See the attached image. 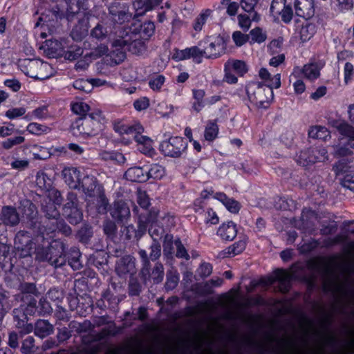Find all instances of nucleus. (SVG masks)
I'll use <instances>...</instances> for the list:
<instances>
[{
    "label": "nucleus",
    "mask_w": 354,
    "mask_h": 354,
    "mask_svg": "<svg viewBox=\"0 0 354 354\" xmlns=\"http://www.w3.org/2000/svg\"><path fill=\"white\" fill-rule=\"evenodd\" d=\"M147 180L149 178L160 179L165 175V168L160 165L155 164L151 165V168L146 171Z\"/></svg>",
    "instance_id": "45"
},
{
    "label": "nucleus",
    "mask_w": 354,
    "mask_h": 354,
    "mask_svg": "<svg viewBox=\"0 0 354 354\" xmlns=\"http://www.w3.org/2000/svg\"><path fill=\"white\" fill-rule=\"evenodd\" d=\"M312 151V148L301 151L297 156V162L303 167H307L315 164V159L313 157V155H312L313 154Z\"/></svg>",
    "instance_id": "30"
},
{
    "label": "nucleus",
    "mask_w": 354,
    "mask_h": 354,
    "mask_svg": "<svg viewBox=\"0 0 354 354\" xmlns=\"http://www.w3.org/2000/svg\"><path fill=\"white\" fill-rule=\"evenodd\" d=\"M339 179L341 185L344 188L354 192V171L345 174L344 177H341Z\"/></svg>",
    "instance_id": "56"
},
{
    "label": "nucleus",
    "mask_w": 354,
    "mask_h": 354,
    "mask_svg": "<svg viewBox=\"0 0 354 354\" xmlns=\"http://www.w3.org/2000/svg\"><path fill=\"white\" fill-rule=\"evenodd\" d=\"M315 163L317 162H324L328 159V151L324 147L312 148Z\"/></svg>",
    "instance_id": "57"
},
{
    "label": "nucleus",
    "mask_w": 354,
    "mask_h": 354,
    "mask_svg": "<svg viewBox=\"0 0 354 354\" xmlns=\"http://www.w3.org/2000/svg\"><path fill=\"white\" fill-rule=\"evenodd\" d=\"M332 127L337 129L342 136L348 137L349 139H354V127L349 124L338 120L330 122Z\"/></svg>",
    "instance_id": "29"
},
{
    "label": "nucleus",
    "mask_w": 354,
    "mask_h": 354,
    "mask_svg": "<svg viewBox=\"0 0 354 354\" xmlns=\"http://www.w3.org/2000/svg\"><path fill=\"white\" fill-rule=\"evenodd\" d=\"M80 250L77 248H71L68 254H67V259L68 264L73 270H79L82 267L80 261Z\"/></svg>",
    "instance_id": "34"
},
{
    "label": "nucleus",
    "mask_w": 354,
    "mask_h": 354,
    "mask_svg": "<svg viewBox=\"0 0 354 354\" xmlns=\"http://www.w3.org/2000/svg\"><path fill=\"white\" fill-rule=\"evenodd\" d=\"M259 0H241L240 5L246 12L252 14V19L254 21L260 20V15L254 10Z\"/></svg>",
    "instance_id": "31"
},
{
    "label": "nucleus",
    "mask_w": 354,
    "mask_h": 354,
    "mask_svg": "<svg viewBox=\"0 0 354 354\" xmlns=\"http://www.w3.org/2000/svg\"><path fill=\"white\" fill-rule=\"evenodd\" d=\"M65 183L72 189H78L80 185V172L77 168H65L62 171Z\"/></svg>",
    "instance_id": "20"
},
{
    "label": "nucleus",
    "mask_w": 354,
    "mask_h": 354,
    "mask_svg": "<svg viewBox=\"0 0 354 354\" xmlns=\"http://www.w3.org/2000/svg\"><path fill=\"white\" fill-rule=\"evenodd\" d=\"M111 30L110 27L106 26L104 21H100L97 25L91 30V36L97 40L102 41L106 39Z\"/></svg>",
    "instance_id": "28"
},
{
    "label": "nucleus",
    "mask_w": 354,
    "mask_h": 354,
    "mask_svg": "<svg viewBox=\"0 0 354 354\" xmlns=\"http://www.w3.org/2000/svg\"><path fill=\"white\" fill-rule=\"evenodd\" d=\"M62 215L72 225H77L82 221L83 214L79 207V201L75 193H68L66 203L62 208Z\"/></svg>",
    "instance_id": "5"
},
{
    "label": "nucleus",
    "mask_w": 354,
    "mask_h": 354,
    "mask_svg": "<svg viewBox=\"0 0 354 354\" xmlns=\"http://www.w3.org/2000/svg\"><path fill=\"white\" fill-rule=\"evenodd\" d=\"M127 180L131 182L144 183L147 180V175L143 167H133L128 169L124 173Z\"/></svg>",
    "instance_id": "24"
},
{
    "label": "nucleus",
    "mask_w": 354,
    "mask_h": 354,
    "mask_svg": "<svg viewBox=\"0 0 354 354\" xmlns=\"http://www.w3.org/2000/svg\"><path fill=\"white\" fill-rule=\"evenodd\" d=\"M1 221L8 226H16L19 223V215L16 208L11 206H4L0 214Z\"/></svg>",
    "instance_id": "19"
},
{
    "label": "nucleus",
    "mask_w": 354,
    "mask_h": 354,
    "mask_svg": "<svg viewBox=\"0 0 354 354\" xmlns=\"http://www.w3.org/2000/svg\"><path fill=\"white\" fill-rule=\"evenodd\" d=\"M259 75L260 78L265 82L264 85L266 87H270L272 89H273V88H278L280 87L281 75L279 73L272 77L267 69L262 68L259 72Z\"/></svg>",
    "instance_id": "23"
},
{
    "label": "nucleus",
    "mask_w": 354,
    "mask_h": 354,
    "mask_svg": "<svg viewBox=\"0 0 354 354\" xmlns=\"http://www.w3.org/2000/svg\"><path fill=\"white\" fill-rule=\"evenodd\" d=\"M143 127L140 124L135 125L134 133H132L131 136L127 137V138H123V140H126V142L129 143L132 140H135L138 142L139 147L138 149L144 154L149 153L152 149V140L147 136L141 135L143 132Z\"/></svg>",
    "instance_id": "11"
},
{
    "label": "nucleus",
    "mask_w": 354,
    "mask_h": 354,
    "mask_svg": "<svg viewBox=\"0 0 354 354\" xmlns=\"http://www.w3.org/2000/svg\"><path fill=\"white\" fill-rule=\"evenodd\" d=\"M12 314L15 326L18 330L20 337L33 331V325L30 323H28V318L25 313L23 312L22 306L15 308L12 311Z\"/></svg>",
    "instance_id": "12"
},
{
    "label": "nucleus",
    "mask_w": 354,
    "mask_h": 354,
    "mask_svg": "<svg viewBox=\"0 0 354 354\" xmlns=\"http://www.w3.org/2000/svg\"><path fill=\"white\" fill-rule=\"evenodd\" d=\"M109 14L111 21L118 24L127 22L132 17V14L129 12V6L122 0H115L109 5Z\"/></svg>",
    "instance_id": "8"
},
{
    "label": "nucleus",
    "mask_w": 354,
    "mask_h": 354,
    "mask_svg": "<svg viewBox=\"0 0 354 354\" xmlns=\"http://www.w3.org/2000/svg\"><path fill=\"white\" fill-rule=\"evenodd\" d=\"M25 141V138L23 136H16L14 138H10L2 142L1 146L5 149H10L15 145H20Z\"/></svg>",
    "instance_id": "61"
},
{
    "label": "nucleus",
    "mask_w": 354,
    "mask_h": 354,
    "mask_svg": "<svg viewBox=\"0 0 354 354\" xmlns=\"http://www.w3.org/2000/svg\"><path fill=\"white\" fill-rule=\"evenodd\" d=\"M61 252L54 247L38 248L36 251V259L40 261H47L55 268H59L66 263V255L63 254L64 245L60 244Z\"/></svg>",
    "instance_id": "6"
},
{
    "label": "nucleus",
    "mask_w": 354,
    "mask_h": 354,
    "mask_svg": "<svg viewBox=\"0 0 354 354\" xmlns=\"http://www.w3.org/2000/svg\"><path fill=\"white\" fill-rule=\"evenodd\" d=\"M174 237L172 234H166L164 236L163 241V253L165 256L169 257L173 254L174 252Z\"/></svg>",
    "instance_id": "53"
},
{
    "label": "nucleus",
    "mask_w": 354,
    "mask_h": 354,
    "mask_svg": "<svg viewBox=\"0 0 354 354\" xmlns=\"http://www.w3.org/2000/svg\"><path fill=\"white\" fill-rule=\"evenodd\" d=\"M139 33L142 37L151 36L155 30V25L151 21H146L140 26Z\"/></svg>",
    "instance_id": "54"
},
{
    "label": "nucleus",
    "mask_w": 354,
    "mask_h": 354,
    "mask_svg": "<svg viewBox=\"0 0 354 354\" xmlns=\"http://www.w3.org/2000/svg\"><path fill=\"white\" fill-rule=\"evenodd\" d=\"M350 146L348 143L347 145H335L333 148V156L336 158L351 156L353 155V151L348 147Z\"/></svg>",
    "instance_id": "52"
},
{
    "label": "nucleus",
    "mask_w": 354,
    "mask_h": 354,
    "mask_svg": "<svg viewBox=\"0 0 354 354\" xmlns=\"http://www.w3.org/2000/svg\"><path fill=\"white\" fill-rule=\"evenodd\" d=\"M245 246H246V243L245 241H243V240L239 241L236 242L235 243H234L232 245L227 248V251L225 252V254H233L234 256L236 255V254L242 252L245 250Z\"/></svg>",
    "instance_id": "58"
},
{
    "label": "nucleus",
    "mask_w": 354,
    "mask_h": 354,
    "mask_svg": "<svg viewBox=\"0 0 354 354\" xmlns=\"http://www.w3.org/2000/svg\"><path fill=\"white\" fill-rule=\"evenodd\" d=\"M42 211L44 213L45 217L48 220L55 221L56 219L60 218V213L56 205L51 202L48 203L46 205L42 207Z\"/></svg>",
    "instance_id": "35"
},
{
    "label": "nucleus",
    "mask_w": 354,
    "mask_h": 354,
    "mask_svg": "<svg viewBox=\"0 0 354 354\" xmlns=\"http://www.w3.org/2000/svg\"><path fill=\"white\" fill-rule=\"evenodd\" d=\"M115 270L120 277L133 275L136 273V259L131 255L122 257L116 262Z\"/></svg>",
    "instance_id": "14"
},
{
    "label": "nucleus",
    "mask_w": 354,
    "mask_h": 354,
    "mask_svg": "<svg viewBox=\"0 0 354 354\" xmlns=\"http://www.w3.org/2000/svg\"><path fill=\"white\" fill-rule=\"evenodd\" d=\"M203 44V55L206 59H214L221 56L225 52L224 42L221 39L209 42L206 41Z\"/></svg>",
    "instance_id": "16"
},
{
    "label": "nucleus",
    "mask_w": 354,
    "mask_h": 354,
    "mask_svg": "<svg viewBox=\"0 0 354 354\" xmlns=\"http://www.w3.org/2000/svg\"><path fill=\"white\" fill-rule=\"evenodd\" d=\"M27 304L25 308H23V312L25 313L26 316L37 315V301L33 297H30L28 299H26L24 301Z\"/></svg>",
    "instance_id": "59"
},
{
    "label": "nucleus",
    "mask_w": 354,
    "mask_h": 354,
    "mask_svg": "<svg viewBox=\"0 0 354 354\" xmlns=\"http://www.w3.org/2000/svg\"><path fill=\"white\" fill-rule=\"evenodd\" d=\"M51 232L58 231L65 236H69L72 234V230L65 221L61 217L52 222V226L49 228Z\"/></svg>",
    "instance_id": "33"
},
{
    "label": "nucleus",
    "mask_w": 354,
    "mask_h": 354,
    "mask_svg": "<svg viewBox=\"0 0 354 354\" xmlns=\"http://www.w3.org/2000/svg\"><path fill=\"white\" fill-rule=\"evenodd\" d=\"M249 35V41L250 44L253 43H259L261 44L263 42L266 38L267 35L266 32H263L262 29L259 27H257L250 31Z\"/></svg>",
    "instance_id": "40"
},
{
    "label": "nucleus",
    "mask_w": 354,
    "mask_h": 354,
    "mask_svg": "<svg viewBox=\"0 0 354 354\" xmlns=\"http://www.w3.org/2000/svg\"><path fill=\"white\" fill-rule=\"evenodd\" d=\"M315 32V25L306 21L305 24H302L300 29V38L303 41H308L314 35Z\"/></svg>",
    "instance_id": "37"
},
{
    "label": "nucleus",
    "mask_w": 354,
    "mask_h": 354,
    "mask_svg": "<svg viewBox=\"0 0 354 354\" xmlns=\"http://www.w3.org/2000/svg\"><path fill=\"white\" fill-rule=\"evenodd\" d=\"M347 336L338 339L332 334H326L322 337V346L319 348L311 347L304 340L301 346L290 342L284 349L283 354H322L325 346H331V354H349L354 350L353 331L347 330Z\"/></svg>",
    "instance_id": "1"
},
{
    "label": "nucleus",
    "mask_w": 354,
    "mask_h": 354,
    "mask_svg": "<svg viewBox=\"0 0 354 354\" xmlns=\"http://www.w3.org/2000/svg\"><path fill=\"white\" fill-rule=\"evenodd\" d=\"M149 234L153 239V242H159L165 236V229L158 224L151 225L149 228Z\"/></svg>",
    "instance_id": "43"
},
{
    "label": "nucleus",
    "mask_w": 354,
    "mask_h": 354,
    "mask_svg": "<svg viewBox=\"0 0 354 354\" xmlns=\"http://www.w3.org/2000/svg\"><path fill=\"white\" fill-rule=\"evenodd\" d=\"M35 339L32 336L27 337L22 342L21 348L23 354H31L34 351Z\"/></svg>",
    "instance_id": "60"
},
{
    "label": "nucleus",
    "mask_w": 354,
    "mask_h": 354,
    "mask_svg": "<svg viewBox=\"0 0 354 354\" xmlns=\"http://www.w3.org/2000/svg\"><path fill=\"white\" fill-rule=\"evenodd\" d=\"M320 68L316 64H309L304 66L302 73L304 77L310 80L317 79L320 75Z\"/></svg>",
    "instance_id": "36"
},
{
    "label": "nucleus",
    "mask_w": 354,
    "mask_h": 354,
    "mask_svg": "<svg viewBox=\"0 0 354 354\" xmlns=\"http://www.w3.org/2000/svg\"><path fill=\"white\" fill-rule=\"evenodd\" d=\"M295 13L297 16L306 19H310L315 15L313 0H295Z\"/></svg>",
    "instance_id": "18"
},
{
    "label": "nucleus",
    "mask_w": 354,
    "mask_h": 354,
    "mask_svg": "<svg viewBox=\"0 0 354 354\" xmlns=\"http://www.w3.org/2000/svg\"><path fill=\"white\" fill-rule=\"evenodd\" d=\"M217 233L223 240L232 241L237 234L236 226L233 222L223 223L218 228Z\"/></svg>",
    "instance_id": "26"
},
{
    "label": "nucleus",
    "mask_w": 354,
    "mask_h": 354,
    "mask_svg": "<svg viewBox=\"0 0 354 354\" xmlns=\"http://www.w3.org/2000/svg\"><path fill=\"white\" fill-rule=\"evenodd\" d=\"M206 44L205 41L199 42L198 46L187 48L183 50H176L173 55V58L178 61L192 58L194 62L197 64L202 62L203 55V44Z\"/></svg>",
    "instance_id": "9"
},
{
    "label": "nucleus",
    "mask_w": 354,
    "mask_h": 354,
    "mask_svg": "<svg viewBox=\"0 0 354 354\" xmlns=\"http://www.w3.org/2000/svg\"><path fill=\"white\" fill-rule=\"evenodd\" d=\"M15 245H17V241H15ZM31 245V241L29 239H27L24 247L20 245L16 246L17 254L20 258H25L30 256L32 250Z\"/></svg>",
    "instance_id": "55"
},
{
    "label": "nucleus",
    "mask_w": 354,
    "mask_h": 354,
    "mask_svg": "<svg viewBox=\"0 0 354 354\" xmlns=\"http://www.w3.org/2000/svg\"><path fill=\"white\" fill-rule=\"evenodd\" d=\"M232 39L237 46H241L249 41V35L243 34L241 31H235L232 34Z\"/></svg>",
    "instance_id": "63"
},
{
    "label": "nucleus",
    "mask_w": 354,
    "mask_h": 354,
    "mask_svg": "<svg viewBox=\"0 0 354 354\" xmlns=\"http://www.w3.org/2000/svg\"><path fill=\"white\" fill-rule=\"evenodd\" d=\"M250 101L258 108L266 109L273 99V91L259 82H252L246 86Z\"/></svg>",
    "instance_id": "3"
},
{
    "label": "nucleus",
    "mask_w": 354,
    "mask_h": 354,
    "mask_svg": "<svg viewBox=\"0 0 354 354\" xmlns=\"http://www.w3.org/2000/svg\"><path fill=\"white\" fill-rule=\"evenodd\" d=\"M218 133V127L214 122H209L205 130V138L206 140H214Z\"/></svg>",
    "instance_id": "46"
},
{
    "label": "nucleus",
    "mask_w": 354,
    "mask_h": 354,
    "mask_svg": "<svg viewBox=\"0 0 354 354\" xmlns=\"http://www.w3.org/2000/svg\"><path fill=\"white\" fill-rule=\"evenodd\" d=\"M159 4V0H134L133 6L136 15H142Z\"/></svg>",
    "instance_id": "27"
},
{
    "label": "nucleus",
    "mask_w": 354,
    "mask_h": 354,
    "mask_svg": "<svg viewBox=\"0 0 354 354\" xmlns=\"http://www.w3.org/2000/svg\"><path fill=\"white\" fill-rule=\"evenodd\" d=\"M178 281V274L171 272L167 273V281L165 285V289L167 291L174 290L177 286Z\"/></svg>",
    "instance_id": "62"
},
{
    "label": "nucleus",
    "mask_w": 354,
    "mask_h": 354,
    "mask_svg": "<svg viewBox=\"0 0 354 354\" xmlns=\"http://www.w3.org/2000/svg\"><path fill=\"white\" fill-rule=\"evenodd\" d=\"M27 131L32 134L40 135L41 133H47L50 132V129L47 126L36 122H32L28 125Z\"/></svg>",
    "instance_id": "51"
},
{
    "label": "nucleus",
    "mask_w": 354,
    "mask_h": 354,
    "mask_svg": "<svg viewBox=\"0 0 354 354\" xmlns=\"http://www.w3.org/2000/svg\"><path fill=\"white\" fill-rule=\"evenodd\" d=\"M115 47L127 49L135 55H140L145 50L144 43L140 39H134L130 41L127 38L116 39L114 43Z\"/></svg>",
    "instance_id": "17"
},
{
    "label": "nucleus",
    "mask_w": 354,
    "mask_h": 354,
    "mask_svg": "<svg viewBox=\"0 0 354 354\" xmlns=\"http://www.w3.org/2000/svg\"><path fill=\"white\" fill-rule=\"evenodd\" d=\"M81 186L83 192L89 196H91L97 187V180L93 176H86L81 181Z\"/></svg>",
    "instance_id": "32"
},
{
    "label": "nucleus",
    "mask_w": 354,
    "mask_h": 354,
    "mask_svg": "<svg viewBox=\"0 0 354 354\" xmlns=\"http://www.w3.org/2000/svg\"><path fill=\"white\" fill-rule=\"evenodd\" d=\"M36 184L41 189H48L51 186V180L44 171H38L36 176Z\"/></svg>",
    "instance_id": "44"
},
{
    "label": "nucleus",
    "mask_w": 354,
    "mask_h": 354,
    "mask_svg": "<svg viewBox=\"0 0 354 354\" xmlns=\"http://www.w3.org/2000/svg\"><path fill=\"white\" fill-rule=\"evenodd\" d=\"M225 68H230L241 76L243 75L248 71L245 63L241 60H229L225 64Z\"/></svg>",
    "instance_id": "38"
},
{
    "label": "nucleus",
    "mask_w": 354,
    "mask_h": 354,
    "mask_svg": "<svg viewBox=\"0 0 354 354\" xmlns=\"http://www.w3.org/2000/svg\"><path fill=\"white\" fill-rule=\"evenodd\" d=\"M164 267L160 262H156L151 272V277L153 282L156 283H160L164 277Z\"/></svg>",
    "instance_id": "50"
},
{
    "label": "nucleus",
    "mask_w": 354,
    "mask_h": 354,
    "mask_svg": "<svg viewBox=\"0 0 354 354\" xmlns=\"http://www.w3.org/2000/svg\"><path fill=\"white\" fill-rule=\"evenodd\" d=\"M9 254L10 247L6 244H0V266L2 269L10 264Z\"/></svg>",
    "instance_id": "48"
},
{
    "label": "nucleus",
    "mask_w": 354,
    "mask_h": 354,
    "mask_svg": "<svg viewBox=\"0 0 354 354\" xmlns=\"http://www.w3.org/2000/svg\"><path fill=\"white\" fill-rule=\"evenodd\" d=\"M103 231L109 238H115L118 231L115 223L110 219L105 220L103 223Z\"/></svg>",
    "instance_id": "47"
},
{
    "label": "nucleus",
    "mask_w": 354,
    "mask_h": 354,
    "mask_svg": "<svg viewBox=\"0 0 354 354\" xmlns=\"http://www.w3.org/2000/svg\"><path fill=\"white\" fill-rule=\"evenodd\" d=\"M109 56L113 63L118 64L124 60L126 54L122 49L116 48L110 53Z\"/></svg>",
    "instance_id": "64"
},
{
    "label": "nucleus",
    "mask_w": 354,
    "mask_h": 354,
    "mask_svg": "<svg viewBox=\"0 0 354 354\" xmlns=\"http://www.w3.org/2000/svg\"><path fill=\"white\" fill-rule=\"evenodd\" d=\"M71 110L76 115H79L80 117H84V115H87L89 113L90 107L87 104L80 102L73 104Z\"/></svg>",
    "instance_id": "49"
},
{
    "label": "nucleus",
    "mask_w": 354,
    "mask_h": 354,
    "mask_svg": "<svg viewBox=\"0 0 354 354\" xmlns=\"http://www.w3.org/2000/svg\"><path fill=\"white\" fill-rule=\"evenodd\" d=\"M52 312L53 308L47 298L44 297H41L37 305V315L42 317L50 315Z\"/></svg>",
    "instance_id": "42"
},
{
    "label": "nucleus",
    "mask_w": 354,
    "mask_h": 354,
    "mask_svg": "<svg viewBox=\"0 0 354 354\" xmlns=\"http://www.w3.org/2000/svg\"><path fill=\"white\" fill-rule=\"evenodd\" d=\"M292 274L283 269H277L274 272V276L268 279L266 284L272 285L278 281V290L281 292L286 293L289 291L290 288V280Z\"/></svg>",
    "instance_id": "13"
},
{
    "label": "nucleus",
    "mask_w": 354,
    "mask_h": 354,
    "mask_svg": "<svg viewBox=\"0 0 354 354\" xmlns=\"http://www.w3.org/2000/svg\"><path fill=\"white\" fill-rule=\"evenodd\" d=\"M112 218L118 222H124L130 216V209L127 204L120 200L115 201L109 207Z\"/></svg>",
    "instance_id": "15"
},
{
    "label": "nucleus",
    "mask_w": 354,
    "mask_h": 354,
    "mask_svg": "<svg viewBox=\"0 0 354 354\" xmlns=\"http://www.w3.org/2000/svg\"><path fill=\"white\" fill-rule=\"evenodd\" d=\"M8 292L0 286V317H3L5 313L10 308L8 303Z\"/></svg>",
    "instance_id": "41"
},
{
    "label": "nucleus",
    "mask_w": 354,
    "mask_h": 354,
    "mask_svg": "<svg viewBox=\"0 0 354 354\" xmlns=\"http://www.w3.org/2000/svg\"><path fill=\"white\" fill-rule=\"evenodd\" d=\"M34 333L36 336L43 339L54 331V326L48 320L38 319L33 326Z\"/></svg>",
    "instance_id": "21"
},
{
    "label": "nucleus",
    "mask_w": 354,
    "mask_h": 354,
    "mask_svg": "<svg viewBox=\"0 0 354 354\" xmlns=\"http://www.w3.org/2000/svg\"><path fill=\"white\" fill-rule=\"evenodd\" d=\"M19 67L27 76L35 80H44L50 76L47 72L50 69V65L40 59H22L19 62Z\"/></svg>",
    "instance_id": "4"
},
{
    "label": "nucleus",
    "mask_w": 354,
    "mask_h": 354,
    "mask_svg": "<svg viewBox=\"0 0 354 354\" xmlns=\"http://www.w3.org/2000/svg\"><path fill=\"white\" fill-rule=\"evenodd\" d=\"M88 22L87 19H82L79 20L77 24L73 28L71 32V36L73 40L80 41L88 35Z\"/></svg>",
    "instance_id": "22"
},
{
    "label": "nucleus",
    "mask_w": 354,
    "mask_h": 354,
    "mask_svg": "<svg viewBox=\"0 0 354 354\" xmlns=\"http://www.w3.org/2000/svg\"><path fill=\"white\" fill-rule=\"evenodd\" d=\"M138 254L140 257L142 268L141 270L142 273L148 274H149L151 261H156L161 256V246L160 242H153L150 245V253L148 256L145 250L140 249L138 251Z\"/></svg>",
    "instance_id": "10"
},
{
    "label": "nucleus",
    "mask_w": 354,
    "mask_h": 354,
    "mask_svg": "<svg viewBox=\"0 0 354 354\" xmlns=\"http://www.w3.org/2000/svg\"><path fill=\"white\" fill-rule=\"evenodd\" d=\"M187 147V143L182 137L170 138L160 145V150L165 156L179 158L185 152Z\"/></svg>",
    "instance_id": "7"
},
{
    "label": "nucleus",
    "mask_w": 354,
    "mask_h": 354,
    "mask_svg": "<svg viewBox=\"0 0 354 354\" xmlns=\"http://www.w3.org/2000/svg\"><path fill=\"white\" fill-rule=\"evenodd\" d=\"M19 290L20 293L17 295V297L22 301H25L26 299H28L30 297H32L31 295H37L39 294V291L36 287L35 283H21L19 286Z\"/></svg>",
    "instance_id": "25"
},
{
    "label": "nucleus",
    "mask_w": 354,
    "mask_h": 354,
    "mask_svg": "<svg viewBox=\"0 0 354 354\" xmlns=\"http://www.w3.org/2000/svg\"><path fill=\"white\" fill-rule=\"evenodd\" d=\"M105 117L100 110L96 109L84 117H80L71 124L75 133L93 136L97 135L104 128Z\"/></svg>",
    "instance_id": "2"
},
{
    "label": "nucleus",
    "mask_w": 354,
    "mask_h": 354,
    "mask_svg": "<svg viewBox=\"0 0 354 354\" xmlns=\"http://www.w3.org/2000/svg\"><path fill=\"white\" fill-rule=\"evenodd\" d=\"M333 170L337 176L342 177H344L345 174L349 172L354 171L348 163L344 160H342L336 162L333 167Z\"/></svg>",
    "instance_id": "39"
}]
</instances>
